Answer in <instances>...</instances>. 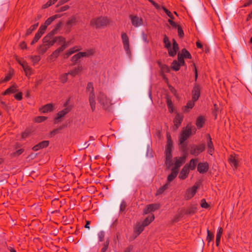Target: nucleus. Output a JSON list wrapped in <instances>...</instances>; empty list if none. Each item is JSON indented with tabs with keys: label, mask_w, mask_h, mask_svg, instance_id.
Returning <instances> with one entry per match:
<instances>
[{
	"label": "nucleus",
	"mask_w": 252,
	"mask_h": 252,
	"mask_svg": "<svg viewBox=\"0 0 252 252\" xmlns=\"http://www.w3.org/2000/svg\"><path fill=\"white\" fill-rule=\"evenodd\" d=\"M76 23V18L75 16L70 17L66 23V26L68 28H70L72 26L75 25Z\"/></svg>",
	"instance_id": "38"
},
{
	"label": "nucleus",
	"mask_w": 252,
	"mask_h": 252,
	"mask_svg": "<svg viewBox=\"0 0 252 252\" xmlns=\"http://www.w3.org/2000/svg\"><path fill=\"white\" fill-rule=\"evenodd\" d=\"M55 43L58 45H62V46L65 45V48L69 45L68 42H66L65 39L61 36L54 37Z\"/></svg>",
	"instance_id": "19"
},
{
	"label": "nucleus",
	"mask_w": 252,
	"mask_h": 252,
	"mask_svg": "<svg viewBox=\"0 0 252 252\" xmlns=\"http://www.w3.org/2000/svg\"><path fill=\"white\" fill-rule=\"evenodd\" d=\"M196 161L197 159L195 160L194 159H191L190 160L189 165H186L189 168V170L190 169L192 170L195 169L196 165Z\"/></svg>",
	"instance_id": "42"
},
{
	"label": "nucleus",
	"mask_w": 252,
	"mask_h": 252,
	"mask_svg": "<svg viewBox=\"0 0 252 252\" xmlns=\"http://www.w3.org/2000/svg\"><path fill=\"white\" fill-rule=\"evenodd\" d=\"M70 111V109L68 108H65L63 110L58 112L57 114V116L55 119V123H57L59 121V120L61 118L63 117L64 115H65L67 113H68Z\"/></svg>",
	"instance_id": "22"
},
{
	"label": "nucleus",
	"mask_w": 252,
	"mask_h": 252,
	"mask_svg": "<svg viewBox=\"0 0 252 252\" xmlns=\"http://www.w3.org/2000/svg\"><path fill=\"white\" fill-rule=\"evenodd\" d=\"M129 18L131 20V24L132 26L134 27L137 28L142 26L143 25V19L138 16L137 15H130L129 16Z\"/></svg>",
	"instance_id": "7"
},
{
	"label": "nucleus",
	"mask_w": 252,
	"mask_h": 252,
	"mask_svg": "<svg viewBox=\"0 0 252 252\" xmlns=\"http://www.w3.org/2000/svg\"><path fill=\"white\" fill-rule=\"evenodd\" d=\"M198 186L194 185L191 188L188 189L185 193V198L189 200L196 193Z\"/></svg>",
	"instance_id": "10"
},
{
	"label": "nucleus",
	"mask_w": 252,
	"mask_h": 252,
	"mask_svg": "<svg viewBox=\"0 0 252 252\" xmlns=\"http://www.w3.org/2000/svg\"><path fill=\"white\" fill-rule=\"evenodd\" d=\"M54 109V105L52 103L47 104L39 109V111L43 113L52 111Z\"/></svg>",
	"instance_id": "20"
},
{
	"label": "nucleus",
	"mask_w": 252,
	"mask_h": 252,
	"mask_svg": "<svg viewBox=\"0 0 252 252\" xmlns=\"http://www.w3.org/2000/svg\"><path fill=\"white\" fill-rule=\"evenodd\" d=\"M159 206L157 204H151L147 205L143 210V213L147 214L158 209Z\"/></svg>",
	"instance_id": "15"
},
{
	"label": "nucleus",
	"mask_w": 252,
	"mask_h": 252,
	"mask_svg": "<svg viewBox=\"0 0 252 252\" xmlns=\"http://www.w3.org/2000/svg\"><path fill=\"white\" fill-rule=\"evenodd\" d=\"M165 156V165L167 166V168H170L172 166H175V160L174 158L173 159L172 158V155L171 153H164Z\"/></svg>",
	"instance_id": "11"
},
{
	"label": "nucleus",
	"mask_w": 252,
	"mask_h": 252,
	"mask_svg": "<svg viewBox=\"0 0 252 252\" xmlns=\"http://www.w3.org/2000/svg\"><path fill=\"white\" fill-rule=\"evenodd\" d=\"M87 91L89 92V101L92 111L95 109V96L94 92V87L92 83H89L87 86Z\"/></svg>",
	"instance_id": "5"
},
{
	"label": "nucleus",
	"mask_w": 252,
	"mask_h": 252,
	"mask_svg": "<svg viewBox=\"0 0 252 252\" xmlns=\"http://www.w3.org/2000/svg\"><path fill=\"white\" fill-rule=\"evenodd\" d=\"M178 61L176 60L173 61L171 64V68L175 71L179 70L180 66L185 64L184 60L180 55H178Z\"/></svg>",
	"instance_id": "8"
},
{
	"label": "nucleus",
	"mask_w": 252,
	"mask_h": 252,
	"mask_svg": "<svg viewBox=\"0 0 252 252\" xmlns=\"http://www.w3.org/2000/svg\"><path fill=\"white\" fill-rule=\"evenodd\" d=\"M38 23H36V24H35L33 25H32V26H31V27L30 28H29L27 31V32H26V35H30V34L32 33V32L36 29V28L38 27Z\"/></svg>",
	"instance_id": "47"
},
{
	"label": "nucleus",
	"mask_w": 252,
	"mask_h": 252,
	"mask_svg": "<svg viewBox=\"0 0 252 252\" xmlns=\"http://www.w3.org/2000/svg\"><path fill=\"white\" fill-rule=\"evenodd\" d=\"M145 226L141 222L137 223L134 229V232L136 236L139 235L144 230Z\"/></svg>",
	"instance_id": "26"
},
{
	"label": "nucleus",
	"mask_w": 252,
	"mask_h": 252,
	"mask_svg": "<svg viewBox=\"0 0 252 252\" xmlns=\"http://www.w3.org/2000/svg\"><path fill=\"white\" fill-rule=\"evenodd\" d=\"M41 37V36L39 34V33H36L34 36L33 39L31 42V45H33L35 43H36Z\"/></svg>",
	"instance_id": "54"
},
{
	"label": "nucleus",
	"mask_w": 252,
	"mask_h": 252,
	"mask_svg": "<svg viewBox=\"0 0 252 252\" xmlns=\"http://www.w3.org/2000/svg\"><path fill=\"white\" fill-rule=\"evenodd\" d=\"M49 145V141H43L38 144L35 145L33 147L32 150L34 151H37L39 150V149L45 148L47 147Z\"/></svg>",
	"instance_id": "21"
},
{
	"label": "nucleus",
	"mask_w": 252,
	"mask_h": 252,
	"mask_svg": "<svg viewBox=\"0 0 252 252\" xmlns=\"http://www.w3.org/2000/svg\"><path fill=\"white\" fill-rule=\"evenodd\" d=\"M110 23L109 19L106 16H100L93 18L90 22V25L96 29L106 27Z\"/></svg>",
	"instance_id": "2"
},
{
	"label": "nucleus",
	"mask_w": 252,
	"mask_h": 252,
	"mask_svg": "<svg viewBox=\"0 0 252 252\" xmlns=\"http://www.w3.org/2000/svg\"><path fill=\"white\" fill-rule=\"evenodd\" d=\"M200 87L198 85H195L192 91V99L194 101H197L200 96Z\"/></svg>",
	"instance_id": "16"
},
{
	"label": "nucleus",
	"mask_w": 252,
	"mask_h": 252,
	"mask_svg": "<svg viewBox=\"0 0 252 252\" xmlns=\"http://www.w3.org/2000/svg\"><path fill=\"white\" fill-rule=\"evenodd\" d=\"M197 210L196 205H192L189 206L186 211L185 214L188 215H192L194 214Z\"/></svg>",
	"instance_id": "30"
},
{
	"label": "nucleus",
	"mask_w": 252,
	"mask_h": 252,
	"mask_svg": "<svg viewBox=\"0 0 252 252\" xmlns=\"http://www.w3.org/2000/svg\"><path fill=\"white\" fill-rule=\"evenodd\" d=\"M82 52V55L83 57H90V56L93 55L94 53V51L93 49H90L87 50L85 52Z\"/></svg>",
	"instance_id": "41"
},
{
	"label": "nucleus",
	"mask_w": 252,
	"mask_h": 252,
	"mask_svg": "<svg viewBox=\"0 0 252 252\" xmlns=\"http://www.w3.org/2000/svg\"><path fill=\"white\" fill-rule=\"evenodd\" d=\"M25 74L27 76L29 77L32 73V68L27 64L23 68Z\"/></svg>",
	"instance_id": "45"
},
{
	"label": "nucleus",
	"mask_w": 252,
	"mask_h": 252,
	"mask_svg": "<svg viewBox=\"0 0 252 252\" xmlns=\"http://www.w3.org/2000/svg\"><path fill=\"white\" fill-rule=\"evenodd\" d=\"M31 58L32 59V62L34 64L38 63L40 60V57L38 56H31Z\"/></svg>",
	"instance_id": "56"
},
{
	"label": "nucleus",
	"mask_w": 252,
	"mask_h": 252,
	"mask_svg": "<svg viewBox=\"0 0 252 252\" xmlns=\"http://www.w3.org/2000/svg\"><path fill=\"white\" fill-rule=\"evenodd\" d=\"M170 184L166 183L162 187H161L157 191L156 195H158L163 193L165 190L169 187Z\"/></svg>",
	"instance_id": "33"
},
{
	"label": "nucleus",
	"mask_w": 252,
	"mask_h": 252,
	"mask_svg": "<svg viewBox=\"0 0 252 252\" xmlns=\"http://www.w3.org/2000/svg\"><path fill=\"white\" fill-rule=\"evenodd\" d=\"M178 55H180L183 60L184 58L191 59V58L190 54L186 49H183L181 53H178Z\"/></svg>",
	"instance_id": "31"
},
{
	"label": "nucleus",
	"mask_w": 252,
	"mask_h": 252,
	"mask_svg": "<svg viewBox=\"0 0 252 252\" xmlns=\"http://www.w3.org/2000/svg\"><path fill=\"white\" fill-rule=\"evenodd\" d=\"M166 103L170 112H173L174 110L173 103L171 99L168 97H166Z\"/></svg>",
	"instance_id": "43"
},
{
	"label": "nucleus",
	"mask_w": 252,
	"mask_h": 252,
	"mask_svg": "<svg viewBox=\"0 0 252 252\" xmlns=\"http://www.w3.org/2000/svg\"><path fill=\"white\" fill-rule=\"evenodd\" d=\"M185 158L183 157H176L174 158L175 166L171 168V172L167 178V183H170L177 177L179 172V168L185 162Z\"/></svg>",
	"instance_id": "1"
},
{
	"label": "nucleus",
	"mask_w": 252,
	"mask_h": 252,
	"mask_svg": "<svg viewBox=\"0 0 252 252\" xmlns=\"http://www.w3.org/2000/svg\"><path fill=\"white\" fill-rule=\"evenodd\" d=\"M167 143L164 153H171L173 148V142L171 137L169 133H167Z\"/></svg>",
	"instance_id": "13"
},
{
	"label": "nucleus",
	"mask_w": 252,
	"mask_h": 252,
	"mask_svg": "<svg viewBox=\"0 0 252 252\" xmlns=\"http://www.w3.org/2000/svg\"><path fill=\"white\" fill-rule=\"evenodd\" d=\"M24 151V150L22 149L17 150L15 153H14L13 155L14 156H18L20 155Z\"/></svg>",
	"instance_id": "63"
},
{
	"label": "nucleus",
	"mask_w": 252,
	"mask_h": 252,
	"mask_svg": "<svg viewBox=\"0 0 252 252\" xmlns=\"http://www.w3.org/2000/svg\"><path fill=\"white\" fill-rule=\"evenodd\" d=\"M192 131L193 133L195 132V127L192 126L190 124H188L186 128L183 129L179 136V138L180 144L183 143L191 135Z\"/></svg>",
	"instance_id": "3"
},
{
	"label": "nucleus",
	"mask_w": 252,
	"mask_h": 252,
	"mask_svg": "<svg viewBox=\"0 0 252 252\" xmlns=\"http://www.w3.org/2000/svg\"><path fill=\"white\" fill-rule=\"evenodd\" d=\"M207 239L210 242L213 239V235L208 230H207Z\"/></svg>",
	"instance_id": "60"
},
{
	"label": "nucleus",
	"mask_w": 252,
	"mask_h": 252,
	"mask_svg": "<svg viewBox=\"0 0 252 252\" xmlns=\"http://www.w3.org/2000/svg\"><path fill=\"white\" fill-rule=\"evenodd\" d=\"M208 168L209 165L207 162H201L198 164L197 170L200 173H204L208 171Z\"/></svg>",
	"instance_id": "18"
},
{
	"label": "nucleus",
	"mask_w": 252,
	"mask_h": 252,
	"mask_svg": "<svg viewBox=\"0 0 252 252\" xmlns=\"http://www.w3.org/2000/svg\"><path fill=\"white\" fill-rule=\"evenodd\" d=\"M97 100L98 103L105 109L108 108L112 104V100L110 97L102 92H100L98 94Z\"/></svg>",
	"instance_id": "4"
},
{
	"label": "nucleus",
	"mask_w": 252,
	"mask_h": 252,
	"mask_svg": "<svg viewBox=\"0 0 252 252\" xmlns=\"http://www.w3.org/2000/svg\"><path fill=\"white\" fill-rule=\"evenodd\" d=\"M178 35L180 38L184 36V33L182 28L179 25L177 27Z\"/></svg>",
	"instance_id": "55"
},
{
	"label": "nucleus",
	"mask_w": 252,
	"mask_h": 252,
	"mask_svg": "<svg viewBox=\"0 0 252 252\" xmlns=\"http://www.w3.org/2000/svg\"><path fill=\"white\" fill-rule=\"evenodd\" d=\"M81 57H83L82 52H79L72 57L71 61L76 63Z\"/></svg>",
	"instance_id": "46"
},
{
	"label": "nucleus",
	"mask_w": 252,
	"mask_h": 252,
	"mask_svg": "<svg viewBox=\"0 0 252 252\" xmlns=\"http://www.w3.org/2000/svg\"><path fill=\"white\" fill-rule=\"evenodd\" d=\"M16 86L14 85L6 89L3 93V95H7L15 93L16 91Z\"/></svg>",
	"instance_id": "36"
},
{
	"label": "nucleus",
	"mask_w": 252,
	"mask_h": 252,
	"mask_svg": "<svg viewBox=\"0 0 252 252\" xmlns=\"http://www.w3.org/2000/svg\"><path fill=\"white\" fill-rule=\"evenodd\" d=\"M108 245L109 243L108 242H106L104 243L103 247L101 249V252H105L107 250Z\"/></svg>",
	"instance_id": "62"
},
{
	"label": "nucleus",
	"mask_w": 252,
	"mask_h": 252,
	"mask_svg": "<svg viewBox=\"0 0 252 252\" xmlns=\"http://www.w3.org/2000/svg\"><path fill=\"white\" fill-rule=\"evenodd\" d=\"M98 238L99 242H102L104 240L105 237V232L103 231H100L98 233Z\"/></svg>",
	"instance_id": "51"
},
{
	"label": "nucleus",
	"mask_w": 252,
	"mask_h": 252,
	"mask_svg": "<svg viewBox=\"0 0 252 252\" xmlns=\"http://www.w3.org/2000/svg\"><path fill=\"white\" fill-rule=\"evenodd\" d=\"M82 69L83 68L81 65H78L77 67L73 68L68 73L69 75H70L72 76H75L82 70Z\"/></svg>",
	"instance_id": "28"
},
{
	"label": "nucleus",
	"mask_w": 252,
	"mask_h": 252,
	"mask_svg": "<svg viewBox=\"0 0 252 252\" xmlns=\"http://www.w3.org/2000/svg\"><path fill=\"white\" fill-rule=\"evenodd\" d=\"M155 219L154 215H150L145 220L141 222L145 226L149 225Z\"/></svg>",
	"instance_id": "37"
},
{
	"label": "nucleus",
	"mask_w": 252,
	"mask_h": 252,
	"mask_svg": "<svg viewBox=\"0 0 252 252\" xmlns=\"http://www.w3.org/2000/svg\"><path fill=\"white\" fill-rule=\"evenodd\" d=\"M50 47L45 43H43L38 47V50L41 54H44Z\"/></svg>",
	"instance_id": "39"
},
{
	"label": "nucleus",
	"mask_w": 252,
	"mask_h": 252,
	"mask_svg": "<svg viewBox=\"0 0 252 252\" xmlns=\"http://www.w3.org/2000/svg\"><path fill=\"white\" fill-rule=\"evenodd\" d=\"M58 17H59V16L58 15H55L48 18L46 20L44 25L47 27V26L50 25L54 20Z\"/></svg>",
	"instance_id": "40"
},
{
	"label": "nucleus",
	"mask_w": 252,
	"mask_h": 252,
	"mask_svg": "<svg viewBox=\"0 0 252 252\" xmlns=\"http://www.w3.org/2000/svg\"><path fill=\"white\" fill-rule=\"evenodd\" d=\"M65 49V46H61L60 47L54 51L50 56V59L57 58L60 55V53L63 52Z\"/></svg>",
	"instance_id": "24"
},
{
	"label": "nucleus",
	"mask_w": 252,
	"mask_h": 252,
	"mask_svg": "<svg viewBox=\"0 0 252 252\" xmlns=\"http://www.w3.org/2000/svg\"><path fill=\"white\" fill-rule=\"evenodd\" d=\"M69 75L68 73H65L62 74L60 77V80L63 83H65L67 81V76Z\"/></svg>",
	"instance_id": "48"
},
{
	"label": "nucleus",
	"mask_w": 252,
	"mask_h": 252,
	"mask_svg": "<svg viewBox=\"0 0 252 252\" xmlns=\"http://www.w3.org/2000/svg\"><path fill=\"white\" fill-rule=\"evenodd\" d=\"M80 50V48H78L77 47H74L73 48H71L68 51L66 52V53L64 54V58H67L69 57L71 55L75 53L76 51H78Z\"/></svg>",
	"instance_id": "35"
},
{
	"label": "nucleus",
	"mask_w": 252,
	"mask_h": 252,
	"mask_svg": "<svg viewBox=\"0 0 252 252\" xmlns=\"http://www.w3.org/2000/svg\"><path fill=\"white\" fill-rule=\"evenodd\" d=\"M161 8L163 10V11L166 13L167 15L170 17L171 19H173L174 17L172 14L171 13L170 11H169L168 9H167L164 6H162Z\"/></svg>",
	"instance_id": "53"
},
{
	"label": "nucleus",
	"mask_w": 252,
	"mask_h": 252,
	"mask_svg": "<svg viewBox=\"0 0 252 252\" xmlns=\"http://www.w3.org/2000/svg\"><path fill=\"white\" fill-rule=\"evenodd\" d=\"M223 232V229L222 228L220 227L218 229L216 236H219L221 238V235Z\"/></svg>",
	"instance_id": "64"
},
{
	"label": "nucleus",
	"mask_w": 252,
	"mask_h": 252,
	"mask_svg": "<svg viewBox=\"0 0 252 252\" xmlns=\"http://www.w3.org/2000/svg\"><path fill=\"white\" fill-rule=\"evenodd\" d=\"M204 149L205 145L203 144L199 145H193L190 148V153L194 156H196L202 153Z\"/></svg>",
	"instance_id": "9"
},
{
	"label": "nucleus",
	"mask_w": 252,
	"mask_h": 252,
	"mask_svg": "<svg viewBox=\"0 0 252 252\" xmlns=\"http://www.w3.org/2000/svg\"><path fill=\"white\" fill-rule=\"evenodd\" d=\"M46 28H47V27L46 26H45L44 25H41V26L40 27V28L38 30V32L37 33H39V34L41 36H42L43 35V34L44 33Z\"/></svg>",
	"instance_id": "50"
},
{
	"label": "nucleus",
	"mask_w": 252,
	"mask_h": 252,
	"mask_svg": "<svg viewBox=\"0 0 252 252\" xmlns=\"http://www.w3.org/2000/svg\"><path fill=\"white\" fill-rule=\"evenodd\" d=\"M200 205L201 207L203 208H207L209 207L208 204L204 199L201 200Z\"/></svg>",
	"instance_id": "59"
},
{
	"label": "nucleus",
	"mask_w": 252,
	"mask_h": 252,
	"mask_svg": "<svg viewBox=\"0 0 252 252\" xmlns=\"http://www.w3.org/2000/svg\"><path fill=\"white\" fill-rule=\"evenodd\" d=\"M179 46L177 42L175 39H173V47L172 48L171 47L168 50V54L170 57H174L177 54L179 50Z\"/></svg>",
	"instance_id": "14"
},
{
	"label": "nucleus",
	"mask_w": 252,
	"mask_h": 252,
	"mask_svg": "<svg viewBox=\"0 0 252 252\" xmlns=\"http://www.w3.org/2000/svg\"><path fill=\"white\" fill-rule=\"evenodd\" d=\"M58 0H49L46 3L42 6L43 8H46L54 4Z\"/></svg>",
	"instance_id": "49"
},
{
	"label": "nucleus",
	"mask_w": 252,
	"mask_h": 252,
	"mask_svg": "<svg viewBox=\"0 0 252 252\" xmlns=\"http://www.w3.org/2000/svg\"><path fill=\"white\" fill-rule=\"evenodd\" d=\"M238 157L236 156L230 155L229 160L231 165L236 168L238 165Z\"/></svg>",
	"instance_id": "27"
},
{
	"label": "nucleus",
	"mask_w": 252,
	"mask_h": 252,
	"mask_svg": "<svg viewBox=\"0 0 252 252\" xmlns=\"http://www.w3.org/2000/svg\"><path fill=\"white\" fill-rule=\"evenodd\" d=\"M43 42L45 43L49 47H50L55 43L54 37L47 34L43 38Z\"/></svg>",
	"instance_id": "17"
},
{
	"label": "nucleus",
	"mask_w": 252,
	"mask_h": 252,
	"mask_svg": "<svg viewBox=\"0 0 252 252\" xmlns=\"http://www.w3.org/2000/svg\"><path fill=\"white\" fill-rule=\"evenodd\" d=\"M13 72L10 71L5 76V77L4 78V81H8L9 80L11 79L12 78V76L13 75Z\"/></svg>",
	"instance_id": "58"
},
{
	"label": "nucleus",
	"mask_w": 252,
	"mask_h": 252,
	"mask_svg": "<svg viewBox=\"0 0 252 252\" xmlns=\"http://www.w3.org/2000/svg\"><path fill=\"white\" fill-rule=\"evenodd\" d=\"M183 117H184L183 115L181 114L178 113L176 115V116L173 120V123H174L173 130H176L179 128V127L181 125V124L183 120Z\"/></svg>",
	"instance_id": "12"
},
{
	"label": "nucleus",
	"mask_w": 252,
	"mask_h": 252,
	"mask_svg": "<svg viewBox=\"0 0 252 252\" xmlns=\"http://www.w3.org/2000/svg\"><path fill=\"white\" fill-rule=\"evenodd\" d=\"M194 102L192 99L188 102L186 106L185 107L184 109V112H188L190 109H192L194 105Z\"/></svg>",
	"instance_id": "32"
},
{
	"label": "nucleus",
	"mask_w": 252,
	"mask_h": 252,
	"mask_svg": "<svg viewBox=\"0 0 252 252\" xmlns=\"http://www.w3.org/2000/svg\"><path fill=\"white\" fill-rule=\"evenodd\" d=\"M163 43L164 44V47L169 50L171 47V43L168 37L166 35L164 36Z\"/></svg>",
	"instance_id": "44"
},
{
	"label": "nucleus",
	"mask_w": 252,
	"mask_h": 252,
	"mask_svg": "<svg viewBox=\"0 0 252 252\" xmlns=\"http://www.w3.org/2000/svg\"><path fill=\"white\" fill-rule=\"evenodd\" d=\"M189 173V168L185 165L182 169L179 176L180 179L184 180L186 179Z\"/></svg>",
	"instance_id": "25"
},
{
	"label": "nucleus",
	"mask_w": 252,
	"mask_h": 252,
	"mask_svg": "<svg viewBox=\"0 0 252 252\" xmlns=\"http://www.w3.org/2000/svg\"><path fill=\"white\" fill-rule=\"evenodd\" d=\"M121 37L124 50L127 54L130 55V51L129 48V38L126 33V32H123L121 34Z\"/></svg>",
	"instance_id": "6"
},
{
	"label": "nucleus",
	"mask_w": 252,
	"mask_h": 252,
	"mask_svg": "<svg viewBox=\"0 0 252 252\" xmlns=\"http://www.w3.org/2000/svg\"><path fill=\"white\" fill-rule=\"evenodd\" d=\"M17 61L19 63V64L22 66L23 68L28 64L27 62L23 60L17 59Z\"/></svg>",
	"instance_id": "57"
},
{
	"label": "nucleus",
	"mask_w": 252,
	"mask_h": 252,
	"mask_svg": "<svg viewBox=\"0 0 252 252\" xmlns=\"http://www.w3.org/2000/svg\"><path fill=\"white\" fill-rule=\"evenodd\" d=\"M80 50V48H78L77 47H74L73 48H71L68 51L66 52V53L64 54V58H67L69 57L71 55L75 53L76 51H78Z\"/></svg>",
	"instance_id": "34"
},
{
	"label": "nucleus",
	"mask_w": 252,
	"mask_h": 252,
	"mask_svg": "<svg viewBox=\"0 0 252 252\" xmlns=\"http://www.w3.org/2000/svg\"><path fill=\"white\" fill-rule=\"evenodd\" d=\"M47 117L45 116H38L35 118V122L36 123H41L47 119Z\"/></svg>",
	"instance_id": "52"
},
{
	"label": "nucleus",
	"mask_w": 252,
	"mask_h": 252,
	"mask_svg": "<svg viewBox=\"0 0 252 252\" xmlns=\"http://www.w3.org/2000/svg\"><path fill=\"white\" fill-rule=\"evenodd\" d=\"M204 123H205L204 117L202 116H200L197 118L195 124H196L197 127L198 129H199L203 126Z\"/></svg>",
	"instance_id": "29"
},
{
	"label": "nucleus",
	"mask_w": 252,
	"mask_h": 252,
	"mask_svg": "<svg viewBox=\"0 0 252 252\" xmlns=\"http://www.w3.org/2000/svg\"><path fill=\"white\" fill-rule=\"evenodd\" d=\"M168 22H169V23L173 27V28H177V27L179 26L178 25H177L175 22H174L173 21H172L171 19H169L168 20Z\"/></svg>",
	"instance_id": "61"
},
{
	"label": "nucleus",
	"mask_w": 252,
	"mask_h": 252,
	"mask_svg": "<svg viewBox=\"0 0 252 252\" xmlns=\"http://www.w3.org/2000/svg\"><path fill=\"white\" fill-rule=\"evenodd\" d=\"M207 148L208 153L210 155H212L214 151V146L212 141L211 138L209 135H208L207 138Z\"/></svg>",
	"instance_id": "23"
}]
</instances>
